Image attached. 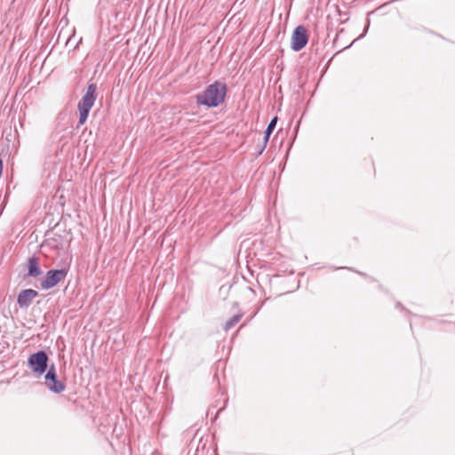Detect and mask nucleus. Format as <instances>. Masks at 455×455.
Returning a JSON list of instances; mask_svg holds the SVG:
<instances>
[{
	"instance_id": "1",
	"label": "nucleus",
	"mask_w": 455,
	"mask_h": 455,
	"mask_svg": "<svg viewBox=\"0 0 455 455\" xmlns=\"http://www.w3.org/2000/svg\"><path fill=\"white\" fill-rule=\"evenodd\" d=\"M227 87L225 84L214 82L208 85L204 92L196 95V103L208 108L218 107L226 97Z\"/></svg>"
},
{
	"instance_id": "2",
	"label": "nucleus",
	"mask_w": 455,
	"mask_h": 455,
	"mask_svg": "<svg viewBox=\"0 0 455 455\" xmlns=\"http://www.w3.org/2000/svg\"><path fill=\"white\" fill-rule=\"evenodd\" d=\"M97 98V85L90 84L85 94L78 102L79 124H84L87 120L91 108L95 103Z\"/></svg>"
},
{
	"instance_id": "3",
	"label": "nucleus",
	"mask_w": 455,
	"mask_h": 455,
	"mask_svg": "<svg viewBox=\"0 0 455 455\" xmlns=\"http://www.w3.org/2000/svg\"><path fill=\"white\" fill-rule=\"evenodd\" d=\"M48 361L49 358L47 354L44 351L40 350L32 354L28 357V363L34 373L42 375L48 368Z\"/></svg>"
},
{
	"instance_id": "4",
	"label": "nucleus",
	"mask_w": 455,
	"mask_h": 455,
	"mask_svg": "<svg viewBox=\"0 0 455 455\" xmlns=\"http://www.w3.org/2000/svg\"><path fill=\"white\" fill-rule=\"evenodd\" d=\"M308 42L307 31L304 26H298L291 36V47L294 52L303 49Z\"/></svg>"
},
{
	"instance_id": "5",
	"label": "nucleus",
	"mask_w": 455,
	"mask_h": 455,
	"mask_svg": "<svg viewBox=\"0 0 455 455\" xmlns=\"http://www.w3.org/2000/svg\"><path fill=\"white\" fill-rule=\"evenodd\" d=\"M68 275V270H49L46 273V277L41 283V286L44 290H49L57 285L60 281L64 280Z\"/></svg>"
},
{
	"instance_id": "6",
	"label": "nucleus",
	"mask_w": 455,
	"mask_h": 455,
	"mask_svg": "<svg viewBox=\"0 0 455 455\" xmlns=\"http://www.w3.org/2000/svg\"><path fill=\"white\" fill-rule=\"evenodd\" d=\"M45 384L53 393L60 394L65 390V384L57 379L54 364H52L45 375Z\"/></svg>"
},
{
	"instance_id": "7",
	"label": "nucleus",
	"mask_w": 455,
	"mask_h": 455,
	"mask_svg": "<svg viewBox=\"0 0 455 455\" xmlns=\"http://www.w3.org/2000/svg\"><path fill=\"white\" fill-rule=\"evenodd\" d=\"M38 296V292L33 289H26L21 291L17 298V303L20 308H28L32 300Z\"/></svg>"
},
{
	"instance_id": "8",
	"label": "nucleus",
	"mask_w": 455,
	"mask_h": 455,
	"mask_svg": "<svg viewBox=\"0 0 455 455\" xmlns=\"http://www.w3.org/2000/svg\"><path fill=\"white\" fill-rule=\"evenodd\" d=\"M42 270L39 267V259L37 257H31L28 260V276L37 277L42 275Z\"/></svg>"
},
{
	"instance_id": "9",
	"label": "nucleus",
	"mask_w": 455,
	"mask_h": 455,
	"mask_svg": "<svg viewBox=\"0 0 455 455\" xmlns=\"http://www.w3.org/2000/svg\"><path fill=\"white\" fill-rule=\"evenodd\" d=\"M276 123H277V116H275L267 124V127L264 133L263 145L260 148V149L259 150V155H261L263 153V151L265 150V148L267 145V142L269 140V137H270L271 133L273 132L274 129L275 128Z\"/></svg>"
},
{
	"instance_id": "10",
	"label": "nucleus",
	"mask_w": 455,
	"mask_h": 455,
	"mask_svg": "<svg viewBox=\"0 0 455 455\" xmlns=\"http://www.w3.org/2000/svg\"><path fill=\"white\" fill-rule=\"evenodd\" d=\"M242 318V315H233L225 324L224 330L228 331L231 328H233L235 324L239 323Z\"/></svg>"
},
{
	"instance_id": "11",
	"label": "nucleus",
	"mask_w": 455,
	"mask_h": 455,
	"mask_svg": "<svg viewBox=\"0 0 455 455\" xmlns=\"http://www.w3.org/2000/svg\"><path fill=\"white\" fill-rule=\"evenodd\" d=\"M368 28H369V23H368V24H367V26L365 27L363 34H362V35L358 37V39H360V38H362V37H363V36H364V35L366 34V32H367Z\"/></svg>"
}]
</instances>
